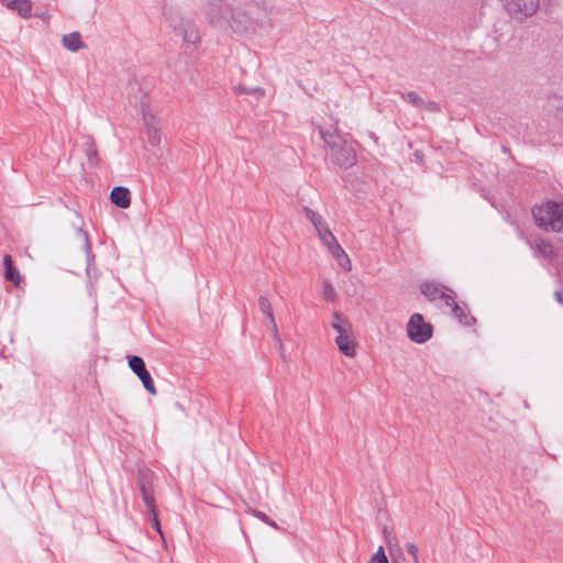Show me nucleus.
I'll use <instances>...</instances> for the list:
<instances>
[{
    "instance_id": "f257e3e1",
    "label": "nucleus",
    "mask_w": 563,
    "mask_h": 563,
    "mask_svg": "<svg viewBox=\"0 0 563 563\" xmlns=\"http://www.w3.org/2000/svg\"><path fill=\"white\" fill-rule=\"evenodd\" d=\"M319 133L328 147L327 155L332 164L343 169H347L356 164L355 142L347 140L336 131L332 132L321 126L319 128Z\"/></svg>"
},
{
    "instance_id": "f03ea898",
    "label": "nucleus",
    "mask_w": 563,
    "mask_h": 563,
    "mask_svg": "<svg viewBox=\"0 0 563 563\" xmlns=\"http://www.w3.org/2000/svg\"><path fill=\"white\" fill-rule=\"evenodd\" d=\"M534 223L545 232L563 231V202L548 200L531 210Z\"/></svg>"
},
{
    "instance_id": "7ed1b4c3",
    "label": "nucleus",
    "mask_w": 563,
    "mask_h": 563,
    "mask_svg": "<svg viewBox=\"0 0 563 563\" xmlns=\"http://www.w3.org/2000/svg\"><path fill=\"white\" fill-rule=\"evenodd\" d=\"M408 338L416 343H424L432 336V325L420 313H413L407 324Z\"/></svg>"
},
{
    "instance_id": "20e7f679",
    "label": "nucleus",
    "mask_w": 563,
    "mask_h": 563,
    "mask_svg": "<svg viewBox=\"0 0 563 563\" xmlns=\"http://www.w3.org/2000/svg\"><path fill=\"white\" fill-rule=\"evenodd\" d=\"M507 12L516 19L531 18L539 9L540 0H500Z\"/></svg>"
},
{
    "instance_id": "39448f33",
    "label": "nucleus",
    "mask_w": 563,
    "mask_h": 563,
    "mask_svg": "<svg viewBox=\"0 0 563 563\" xmlns=\"http://www.w3.org/2000/svg\"><path fill=\"white\" fill-rule=\"evenodd\" d=\"M230 16L231 18L230 20L228 19L227 24H229L234 32L244 33L255 30L256 21L251 18L246 11L241 9H231Z\"/></svg>"
},
{
    "instance_id": "423d86ee",
    "label": "nucleus",
    "mask_w": 563,
    "mask_h": 563,
    "mask_svg": "<svg viewBox=\"0 0 563 563\" xmlns=\"http://www.w3.org/2000/svg\"><path fill=\"white\" fill-rule=\"evenodd\" d=\"M129 367L140 378L144 388L152 395L156 394V388L150 372L146 369L142 357L137 355L128 356Z\"/></svg>"
},
{
    "instance_id": "0eeeda50",
    "label": "nucleus",
    "mask_w": 563,
    "mask_h": 563,
    "mask_svg": "<svg viewBox=\"0 0 563 563\" xmlns=\"http://www.w3.org/2000/svg\"><path fill=\"white\" fill-rule=\"evenodd\" d=\"M420 291L429 301L442 300L444 306H446V297L455 295L452 289L435 282L422 283Z\"/></svg>"
},
{
    "instance_id": "6e6552de",
    "label": "nucleus",
    "mask_w": 563,
    "mask_h": 563,
    "mask_svg": "<svg viewBox=\"0 0 563 563\" xmlns=\"http://www.w3.org/2000/svg\"><path fill=\"white\" fill-rule=\"evenodd\" d=\"M231 8L227 7L222 0H212L206 8V15L210 23L223 25L228 21Z\"/></svg>"
},
{
    "instance_id": "1a4fd4ad",
    "label": "nucleus",
    "mask_w": 563,
    "mask_h": 563,
    "mask_svg": "<svg viewBox=\"0 0 563 563\" xmlns=\"http://www.w3.org/2000/svg\"><path fill=\"white\" fill-rule=\"evenodd\" d=\"M177 35L181 36L183 41L190 44H196L200 40L197 26L187 19H179L178 22L170 24Z\"/></svg>"
},
{
    "instance_id": "9d476101",
    "label": "nucleus",
    "mask_w": 563,
    "mask_h": 563,
    "mask_svg": "<svg viewBox=\"0 0 563 563\" xmlns=\"http://www.w3.org/2000/svg\"><path fill=\"white\" fill-rule=\"evenodd\" d=\"M139 486L142 495V499L148 510V512H154L155 497L152 489V474L146 471L142 472L139 477Z\"/></svg>"
},
{
    "instance_id": "9b49d317",
    "label": "nucleus",
    "mask_w": 563,
    "mask_h": 563,
    "mask_svg": "<svg viewBox=\"0 0 563 563\" xmlns=\"http://www.w3.org/2000/svg\"><path fill=\"white\" fill-rule=\"evenodd\" d=\"M258 308H260L261 312L269 319L273 339H274L275 343L278 345V347L282 350L283 343H282V339L278 334L273 308H272L269 300L265 296H261L258 298Z\"/></svg>"
},
{
    "instance_id": "f8f14e48",
    "label": "nucleus",
    "mask_w": 563,
    "mask_h": 563,
    "mask_svg": "<svg viewBox=\"0 0 563 563\" xmlns=\"http://www.w3.org/2000/svg\"><path fill=\"white\" fill-rule=\"evenodd\" d=\"M110 200L114 206L126 209L131 205V192L126 187H114L111 190Z\"/></svg>"
},
{
    "instance_id": "ddd939ff",
    "label": "nucleus",
    "mask_w": 563,
    "mask_h": 563,
    "mask_svg": "<svg viewBox=\"0 0 563 563\" xmlns=\"http://www.w3.org/2000/svg\"><path fill=\"white\" fill-rule=\"evenodd\" d=\"M446 307L451 308L453 317L457 319L460 323L471 325L475 322V318L468 316L465 310L455 302L454 296L446 297Z\"/></svg>"
},
{
    "instance_id": "4468645a",
    "label": "nucleus",
    "mask_w": 563,
    "mask_h": 563,
    "mask_svg": "<svg viewBox=\"0 0 563 563\" xmlns=\"http://www.w3.org/2000/svg\"><path fill=\"white\" fill-rule=\"evenodd\" d=\"M62 44L69 52H78L86 47L85 43L81 41L80 33L77 31L65 34L62 38Z\"/></svg>"
},
{
    "instance_id": "2eb2a0df",
    "label": "nucleus",
    "mask_w": 563,
    "mask_h": 563,
    "mask_svg": "<svg viewBox=\"0 0 563 563\" xmlns=\"http://www.w3.org/2000/svg\"><path fill=\"white\" fill-rule=\"evenodd\" d=\"M335 342L344 355L353 356L355 354V343L351 340L347 331L338 334Z\"/></svg>"
},
{
    "instance_id": "dca6fc26",
    "label": "nucleus",
    "mask_w": 563,
    "mask_h": 563,
    "mask_svg": "<svg viewBox=\"0 0 563 563\" xmlns=\"http://www.w3.org/2000/svg\"><path fill=\"white\" fill-rule=\"evenodd\" d=\"M82 145L85 147V153L88 158V162L92 166H97L99 163L98 151L96 147L95 140L90 135L82 136Z\"/></svg>"
},
{
    "instance_id": "f3484780",
    "label": "nucleus",
    "mask_w": 563,
    "mask_h": 563,
    "mask_svg": "<svg viewBox=\"0 0 563 563\" xmlns=\"http://www.w3.org/2000/svg\"><path fill=\"white\" fill-rule=\"evenodd\" d=\"M7 7L10 10L16 11L18 14L23 19L31 16L32 2L30 0H11Z\"/></svg>"
},
{
    "instance_id": "a211bd4d",
    "label": "nucleus",
    "mask_w": 563,
    "mask_h": 563,
    "mask_svg": "<svg viewBox=\"0 0 563 563\" xmlns=\"http://www.w3.org/2000/svg\"><path fill=\"white\" fill-rule=\"evenodd\" d=\"M3 262H4V267H5V274H4L5 279L18 286L21 280V276H20L19 271L13 265L11 255H9V254L4 255Z\"/></svg>"
},
{
    "instance_id": "6ab92c4d",
    "label": "nucleus",
    "mask_w": 563,
    "mask_h": 563,
    "mask_svg": "<svg viewBox=\"0 0 563 563\" xmlns=\"http://www.w3.org/2000/svg\"><path fill=\"white\" fill-rule=\"evenodd\" d=\"M303 212L307 219L311 221L317 232L321 229L323 230V227L328 225L323 217L312 209L305 207Z\"/></svg>"
},
{
    "instance_id": "aec40b11",
    "label": "nucleus",
    "mask_w": 563,
    "mask_h": 563,
    "mask_svg": "<svg viewBox=\"0 0 563 563\" xmlns=\"http://www.w3.org/2000/svg\"><path fill=\"white\" fill-rule=\"evenodd\" d=\"M536 249L539 251V253L549 260H552L555 257L554 247L551 242L540 239L536 243Z\"/></svg>"
},
{
    "instance_id": "412c9836",
    "label": "nucleus",
    "mask_w": 563,
    "mask_h": 563,
    "mask_svg": "<svg viewBox=\"0 0 563 563\" xmlns=\"http://www.w3.org/2000/svg\"><path fill=\"white\" fill-rule=\"evenodd\" d=\"M332 328L340 334L350 330V322L343 318L339 312L333 313Z\"/></svg>"
},
{
    "instance_id": "4be33fe9",
    "label": "nucleus",
    "mask_w": 563,
    "mask_h": 563,
    "mask_svg": "<svg viewBox=\"0 0 563 563\" xmlns=\"http://www.w3.org/2000/svg\"><path fill=\"white\" fill-rule=\"evenodd\" d=\"M327 247L336 261L343 260L346 263H349V257H347L346 253L344 252V250L341 247V245L338 243L336 239H334V241L330 242V244Z\"/></svg>"
},
{
    "instance_id": "5701e85b",
    "label": "nucleus",
    "mask_w": 563,
    "mask_h": 563,
    "mask_svg": "<svg viewBox=\"0 0 563 563\" xmlns=\"http://www.w3.org/2000/svg\"><path fill=\"white\" fill-rule=\"evenodd\" d=\"M142 113L146 130L158 128V121L156 117L150 112L148 106H142Z\"/></svg>"
},
{
    "instance_id": "b1692460",
    "label": "nucleus",
    "mask_w": 563,
    "mask_h": 563,
    "mask_svg": "<svg viewBox=\"0 0 563 563\" xmlns=\"http://www.w3.org/2000/svg\"><path fill=\"white\" fill-rule=\"evenodd\" d=\"M322 294L325 300L334 301L336 294L332 284L329 280H324L322 284Z\"/></svg>"
},
{
    "instance_id": "393cba45",
    "label": "nucleus",
    "mask_w": 563,
    "mask_h": 563,
    "mask_svg": "<svg viewBox=\"0 0 563 563\" xmlns=\"http://www.w3.org/2000/svg\"><path fill=\"white\" fill-rule=\"evenodd\" d=\"M402 98L405 101L409 102L410 104H412L416 108H420L423 104V99L420 96H418L416 92H412V91L402 93Z\"/></svg>"
},
{
    "instance_id": "a878e982",
    "label": "nucleus",
    "mask_w": 563,
    "mask_h": 563,
    "mask_svg": "<svg viewBox=\"0 0 563 563\" xmlns=\"http://www.w3.org/2000/svg\"><path fill=\"white\" fill-rule=\"evenodd\" d=\"M235 92L236 93L254 95L257 98L264 96V90L262 88H260V87L246 88V87H243V86H238V87H235Z\"/></svg>"
},
{
    "instance_id": "bb28decb",
    "label": "nucleus",
    "mask_w": 563,
    "mask_h": 563,
    "mask_svg": "<svg viewBox=\"0 0 563 563\" xmlns=\"http://www.w3.org/2000/svg\"><path fill=\"white\" fill-rule=\"evenodd\" d=\"M318 235L325 246H328L330 242L334 241L335 239L328 225L323 227V230H319Z\"/></svg>"
},
{
    "instance_id": "cd10ccee",
    "label": "nucleus",
    "mask_w": 563,
    "mask_h": 563,
    "mask_svg": "<svg viewBox=\"0 0 563 563\" xmlns=\"http://www.w3.org/2000/svg\"><path fill=\"white\" fill-rule=\"evenodd\" d=\"M368 563H389L383 547H379L377 549V551L373 554Z\"/></svg>"
},
{
    "instance_id": "c85d7f7f",
    "label": "nucleus",
    "mask_w": 563,
    "mask_h": 563,
    "mask_svg": "<svg viewBox=\"0 0 563 563\" xmlns=\"http://www.w3.org/2000/svg\"><path fill=\"white\" fill-rule=\"evenodd\" d=\"M148 141L152 145L156 146L161 142V133H159V126L155 129L146 130Z\"/></svg>"
},
{
    "instance_id": "c756f323",
    "label": "nucleus",
    "mask_w": 563,
    "mask_h": 563,
    "mask_svg": "<svg viewBox=\"0 0 563 563\" xmlns=\"http://www.w3.org/2000/svg\"><path fill=\"white\" fill-rule=\"evenodd\" d=\"M253 514L256 518L262 520L263 522L267 523L268 526L278 529V525L272 520L267 515H265L263 511L260 510H253Z\"/></svg>"
},
{
    "instance_id": "7c9ffc66",
    "label": "nucleus",
    "mask_w": 563,
    "mask_h": 563,
    "mask_svg": "<svg viewBox=\"0 0 563 563\" xmlns=\"http://www.w3.org/2000/svg\"><path fill=\"white\" fill-rule=\"evenodd\" d=\"M150 517H151V522H152V527L161 534L163 536V532H162V528H161V522H159V519H158V515H157V511H156V508H154V512H150Z\"/></svg>"
},
{
    "instance_id": "2f4dec72",
    "label": "nucleus",
    "mask_w": 563,
    "mask_h": 563,
    "mask_svg": "<svg viewBox=\"0 0 563 563\" xmlns=\"http://www.w3.org/2000/svg\"><path fill=\"white\" fill-rule=\"evenodd\" d=\"M420 109H424L428 112H438L440 111V106L435 101H426L423 100L422 107Z\"/></svg>"
},
{
    "instance_id": "473e14b6",
    "label": "nucleus",
    "mask_w": 563,
    "mask_h": 563,
    "mask_svg": "<svg viewBox=\"0 0 563 563\" xmlns=\"http://www.w3.org/2000/svg\"><path fill=\"white\" fill-rule=\"evenodd\" d=\"M406 550L407 552L412 556V561L413 563H419V558H418V547L413 543H407L406 544Z\"/></svg>"
},
{
    "instance_id": "72a5a7b5",
    "label": "nucleus",
    "mask_w": 563,
    "mask_h": 563,
    "mask_svg": "<svg viewBox=\"0 0 563 563\" xmlns=\"http://www.w3.org/2000/svg\"><path fill=\"white\" fill-rule=\"evenodd\" d=\"M77 232L82 238V240L85 242L86 250L89 251L90 250V242H89V236H88L87 231H85L84 229L79 228Z\"/></svg>"
},
{
    "instance_id": "f704fd0d",
    "label": "nucleus",
    "mask_w": 563,
    "mask_h": 563,
    "mask_svg": "<svg viewBox=\"0 0 563 563\" xmlns=\"http://www.w3.org/2000/svg\"><path fill=\"white\" fill-rule=\"evenodd\" d=\"M338 264L346 272L351 271L352 268V265H351V261L349 260V263H346L345 261L341 260V261H336Z\"/></svg>"
},
{
    "instance_id": "c9c22d12",
    "label": "nucleus",
    "mask_w": 563,
    "mask_h": 563,
    "mask_svg": "<svg viewBox=\"0 0 563 563\" xmlns=\"http://www.w3.org/2000/svg\"><path fill=\"white\" fill-rule=\"evenodd\" d=\"M554 297L556 301L563 306V290H555Z\"/></svg>"
}]
</instances>
